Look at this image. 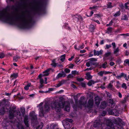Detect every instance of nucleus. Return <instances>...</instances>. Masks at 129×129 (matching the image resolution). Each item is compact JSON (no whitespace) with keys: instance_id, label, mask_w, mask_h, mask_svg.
<instances>
[{"instance_id":"nucleus-11","label":"nucleus","mask_w":129,"mask_h":129,"mask_svg":"<svg viewBox=\"0 0 129 129\" xmlns=\"http://www.w3.org/2000/svg\"><path fill=\"white\" fill-rule=\"evenodd\" d=\"M114 81L112 80L110 81L107 87V88L111 90H113L114 89V87L113 86V84Z\"/></svg>"},{"instance_id":"nucleus-27","label":"nucleus","mask_w":129,"mask_h":129,"mask_svg":"<svg viewBox=\"0 0 129 129\" xmlns=\"http://www.w3.org/2000/svg\"><path fill=\"white\" fill-rule=\"evenodd\" d=\"M72 74L74 76H75L76 75H78L79 74V72L76 71H73L71 72Z\"/></svg>"},{"instance_id":"nucleus-53","label":"nucleus","mask_w":129,"mask_h":129,"mask_svg":"<svg viewBox=\"0 0 129 129\" xmlns=\"http://www.w3.org/2000/svg\"><path fill=\"white\" fill-rule=\"evenodd\" d=\"M61 77H62V76L61 74V73H59L57 75V76L56 77V78H59Z\"/></svg>"},{"instance_id":"nucleus-7","label":"nucleus","mask_w":129,"mask_h":129,"mask_svg":"<svg viewBox=\"0 0 129 129\" xmlns=\"http://www.w3.org/2000/svg\"><path fill=\"white\" fill-rule=\"evenodd\" d=\"M31 7L33 10L36 11H39L40 10V7L39 4L35 1L32 2Z\"/></svg>"},{"instance_id":"nucleus-10","label":"nucleus","mask_w":129,"mask_h":129,"mask_svg":"<svg viewBox=\"0 0 129 129\" xmlns=\"http://www.w3.org/2000/svg\"><path fill=\"white\" fill-rule=\"evenodd\" d=\"M72 17L75 21L77 22L82 18L78 14L72 15Z\"/></svg>"},{"instance_id":"nucleus-60","label":"nucleus","mask_w":129,"mask_h":129,"mask_svg":"<svg viewBox=\"0 0 129 129\" xmlns=\"http://www.w3.org/2000/svg\"><path fill=\"white\" fill-rule=\"evenodd\" d=\"M106 112L103 111L102 113L101 114V115H102V116H105V115L106 114Z\"/></svg>"},{"instance_id":"nucleus-59","label":"nucleus","mask_w":129,"mask_h":129,"mask_svg":"<svg viewBox=\"0 0 129 129\" xmlns=\"http://www.w3.org/2000/svg\"><path fill=\"white\" fill-rule=\"evenodd\" d=\"M81 85L83 87H85L86 86L85 84L83 82H82L81 83Z\"/></svg>"},{"instance_id":"nucleus-24","label":"nucleus","mask_w":129,"mask_h":129,"mask_svg":"<svg viewBox=\"0 0 129 129\" xmlns=\"http://www.w3.org/2000/svg\"><path fill=\"white\" fill-rule=\"evenodd\" d=\"M65 54H64L60 56V60L62 62H63L64 61L65 59Z\"/></svg>"},{"instance_id":"nucleus-30","label":"nucleus","mask_w":129,"mask_h":129,"mask_svg":"<svg viewBox=\"0 0 129 129\" xmlns=\"http://www.w3.org/2000/svg\"><path fill=\"white\" fill-rule=\"evenodd\" d=\"M111 54V53L110 52H107L104 54V58L108 57Z\"/></svg>"},{"instance_id":"nucleus-39","label":"nucleus","mask_w":129,"mask_h":129,"mask_svg":"<svg viewBox=\"0 0 129 129\" xmlns=\"http://www.w3.org/2000/svg\"><path fill=\"white\" fill-rule=\"evenodd\" d=\"M74 77V75L72 74H69L67 76V78L68 79H72Z\"/></svg>"},{"instance_id":"nucleus-43","label":"nucleus","mask_w":129,"mask_h":129,"mask_svg":"<svg viewBox=\"0 0 129 129\" xmlns=\"http://www.w3.org/2000/svg\"><path fill=\"white\" fill-rule=\"evenodd\" d=\"M17 76V74L14 73L11 75V76L14 78H16Z\"/></svg>"},{"instance_id":"nucleus-49","label":"nucleus","mask_w":129,"mask_h":129,"mask_svg":"<svg viewBox=\"0 0 129 129\" xmlns=\"http://www.w3.org/2000/svg\"><path fill=\"white\" fill-rule=\"evenodd\" d=\"M107 7L109 8H111L113 6L111 5V3H109L107 4Z\"/></svg>"},{"instance_id":"nucleus-51","label":"nucleus","mask_w":129,"mask_h":129,"mask_svg":"<svg viewBox=\"0 0 129 129\" xmlns=\"http://www.w3.org/2000/svg\"><path fill=\"white\" fill-rule=\"evenodd\" d=\"M108 102L109 104H110L114 103L113 100L112 99H110L108 100Z\"/></svg>"},{"instance_id":"nucleus-46","label":"nucleus","mask_w":129,"mask_h":129,"mask_svg":"<svg viewBox=\"0 0 129 129\" xmlns=\"http://www.w3.org/2000/svg\"><path fill=\"white\" fill-rule=\"evenodd\" d=\"M64 71L66 73H69L70 72V70L66 68L64 70Z\"/></svg>"},{"instance_id":"nucleus-42","label":"nucleus","mask_w":129,"mask_h":129,"mask_svg":"<svg viewBox=\"0 0 129 129\" xmlns=\"http://www.w3.org/2000/svg\"><path fill=\"white\" fill-rule=\"evenodd\" d=\"M122 19L124 20H127L128 18L126 15H124L122 17Z\"/></svg>"},{"instance_id":"nucleus-41","label":"nucleus","mask_w":129,"mask_h":129,"mask_svg":"<svg viewBox=\"0 0 129 129\" xmlns=\"http://www.w3.org/2000/svg\"><path fill=\"white\" fill-rule=\"evenodd\" d=\"M122 87L125 89H126L127 86H126V84L125 83H123L122 85Z\"/></svg>"},{"instance_id":"nucleus-20","label":"nucleus","mask_w":129,"mask_h":129,"mask_svg":"<svg viewBox=\"0 0 129 129\" xmlns=\"http://www.w3.org/2000/svg\"><path fill=\"white\" fill-rule=\"evenodd\" d=\"M17 129H24L23 126L20 123H18L17 125Z\"/></svg>"},{"instance_id":"nucleus-37","label":"nucleus","mask_w":129,"mask_h":129,"mask_svg":"<svg viewBox=\"0 0 129 129\" xmlns=\"http://www.w3.org/2000/svg\"><path fill=\"white\" fill-rule=\"evenodd\" d=\"M112 28L111 27H109L108 28L107 30V31L106 33H107L108 34H109L110 33H111L112 31Z\"/></svg>"},{"instance_id":"nucleus-32","label":"nucleus","mask_w":129,"mask_h":129,"mask_svg":"<svg viewBox=\"0 0 129 129\" xmlns=\"http://www.w3.org/2000/svg\"><path fill=\"white\" fill-rule=\"evenodd\" d=\"M120 11H118L116 12V13L113 16L115 17L118 16L120 15Z\"/></svg>"},{"instance_id":"nucleus-4","label":"nucleus","mask_w":129,"mask_h":129,"mask_svg":"<svg viewBox=\"0 0 129 129\" xmlns=\"http://www.w3.org/2000/svg\"><path fill=\"white\" fill-rule=\"evenodd\" d=\"M43 104V103L41 102L37 106L39 109V116L41 117L44 116V111H48L50 110V106L48 102L46 101L45 102L44 108L42 107Z\"/></svg>"},{"instance_id":"nucleus-58","label":"nucleus","mask_w":129,"mask_h":129,"mask_svg":"<svg viewBox=\"0 0 129 129\" xmlns=\"http://www.w3.org/2000/svg\"><path fill=\"white\" fill-rule=\"evenodd\" d=\"M77 80L78 81H82L83 80V79L81 78H79L77 79Z\"/></svg>"},{"instance_id":"nucleus-64","label":"nucleus","mask_w":129,"mask_h":129,"mask_svg":"<svg viewBox=\"0 0 129 129\" xmlns=\"http://www.w3.org/2000/svg\"><path fill=\"white\" fill-rule=\"evenodd\" d=\"M123 76H124V77L125 78V79L127 81H128V80L127 78V77L126 74H124V75Z\"/></svg>"},{"instance_id":"nucleus-19","label":"nucleus","mask_w":129,"mask_h":129,"mask_svg":"<svg viewBox=\"0 0 129 129\" xmlns=\"http://www.w3.org/2000/svg\"><path fill=\"white\" fill-rule=\"evenodd\" d=\"M64 81L63 80L59 82L58 84H56L55 86L56 87H58L63 84L64 83Z\"/></svg>"},{"instance_id":"nucleus-6","label":"nucleus","mask_w":129,"mask_h":129,"mask_svg":"<svg viewBox=\"0 0 129 129\" xmlns=\"http://www.w3.org/2000/svg\"><path fill=\"white\" fill-rule=\"evenodd\" d=\"M106 124L107 127L105 129H118V127L117 126H114L110 120H106Z\"/></svg>"},{"instance_id":"nucleus-16","label":"nucleus","mask_w":129,"mask_h":129,"mask_svg":"<svg viewBox=\"0 0 129 129\" xmlns=\"http://www.w3.org/2000/svg\"><path fill=\"white\" fill-rule=\"evenodd\" d=\"M51 70V68L43 72V74L42 75V76H47L49 75V72Z\"/></svg>"},{"instance_id":"nucleus-44","label":"nucleus","mask_w":129,"mask_h":129,"mask_svg":"<svg viewBox=\"0 0 129 129\" xmlns=\"http://www.w3.org/2000/svg\"><path fill=\"white\" fill-rule=\"evenodd\" d=\"M102 67L103 68H106V67H107V63L105 62L102 65Z\"/></svg>"},{"instance_id":"nucleus-29","label":"nucleus","mask_w":129,"mask_h":129,"mask_svg":"<svg viewBox=\"0 0 129 129\" xmlns=\"http://www.w3.org/2000/svg\"><path fill=\"white\" fill-rule=\"evenodd\" d=\"M95 29L94 26L92 25H90L89 26V29L91 31H93Z\"/></svg>"},{"instance_id":"nucleus-52","label":"nucleus","mask_w":129,"mask_h":129,"mask_svg":"<svg viewBox=\"0 0 129 129\" xmlns=\"http://www.w3.org/2000/svg\"><path fill=\"white\" fill-rule=\"evenodd\" d=\"M106 93L107 96L109 98H111V97L112 95L108 92H106Z\"/></svg>"},{"instance_id":"nucleus-48","label":"nucleus","mask_w":129,"mask_h":129,"mask_svg":"<svg viewBox=\"0 0 129 129\" xmlns=\"http://www.w3.org/2000/svg\"><path fill=\"white\" fill-rule=\"evenodd\" d=\"M115 105V104L114 103L110 104H109V106L112 108H113L114 106Z\"/></svg>"},{"instance_id":"nucleus-12","label":"nucleus","mask_w":129,"mask_h":129,"mask_svg":"<svg viewBox=\"0 0 129 129\" xmlns=\"http://www.w3.org/2000/svg\"><path fill=\"white\" fill-rule=\"evenodd\" d=\"M101 101V99L99 96H96L95 97V102L96 105L98 106L99 105Z\"/></svg>"},{"instance_id":"nucleus-18","label":"nucleus","mask_w":129,"mask_h":129,"mask_svg":"<svg viewBox=\"0 0 129 129\" xmlns=\"http://www.w3.org/2000/svg\"><path fill=\"white\" fill-rule=\"evenodd\" d=\"M106 103L105 101H104L101 103L100 108L101 109H104L106 107Z\"/></svg>"},{"instance_id":"nucleus-36","label":"nucleus","mask_w":129,"mask_h":129,"mask_svg":"<svg viewBox=\"0 0 129 129\" xmlns=\"http://www.w3.org/2000/svg\"><path fill=\"white\" fill-rule=\"evenodd\" d=\"M90 62H95L97 60V59L94 58H91L89 59Z\"/></svg>"},{"instance_id":"nucleus-23","label":"nucleus","mask_w":129,"mask_h":129,"mask_svg":"<svg viewBox=\"0 0 129 129\" xmlns=\"http://www.w3.org/2000/svg\"><path fill=\"white\" fill-rule=\"evenodd\" d=\"M20 58V57L19 56H16L14 57L13 61L14 62H17L18 59Z\"/></svg>"},{"instance_id":"nucleus-63","label":"nucleus","mask_w":129,"mask_h":129,"mask_svg":"<svg viewBox=\"0 0 129 129\" xmlns=\"http://www.w3.org/2000/svg\"><path fill=\"white\" fill-rule=\"evenodd\" d=\"M104 74H108L111 73L109 71H103Z\"/></svg>"},{"instance_id":"nucleus-47","label":"nucleus","mask_w":129,"mask_h":129,"mask_svg":"<svg viewBox=\"0 0 129 129\" xmlns=\"http://www.w3.org/2000/svg\"><path fill=\"white\" fill-rule=\"evenodd\" d=\"M5 55L3 53H2L0 54V58H2L5 57Z\"/></svg>"},{"instance_id":"nucleus-54","label":"nucleus","mask_w":129,"mask_h":129,"mask_svg":"<svg viewBox=\"0 0 129 129\" xmlns=\"http://www.w3.org/2000/svg\"><path fill=\"white\" fill-rule=\"evenodd\" d=\"M112 45L113 46V49H115L116 47V44L115 43L113 42L112 43Z\"/></svg>"},{"instance_id":"nucleus-8","label":"nucleus","mask_w":129,"mask_h":129,"mask_svg":"<svg viewBox=\"0 0 129 129\" xmlns=\"http://www.w3.org/2000/svg\"><path fill=\"white\" fill-rule=\"evenodd\" d=\"M94 105L93 100L92 98L90 99L88 101L87 107L88 108H92Z\"/></svg>"},{"instance_id":"nucleus-2","label":"nucleus","mask_w":129,"mask_h":129,"mask_svg":"<svg viewBox=\"0 0 129 129\" xmlns=\"http://www.w3.org/2000/svg\"><path fill=\"white\" fill-rule=\"evenodd\" d=\"M64 105H65L64 110L67 111H69L70 110V103L67 102L63 103L61 102H59L55 101L51 103L50 106L52 109L54 108L56 112H59L61 111V108H63Z\"/></svg>"},{"instance_id":"nucleus-28","label":"nucleus","mask_w":129,"mask_h":129,"mask_svg":"<svg viewBox=\"0 0 129 129\" xmlns=\"http://www.w3.org/2000/svg\"><path fill=\"white\" fill-rule=\"evenodd\" d=\"M124 75V73H121L120 75L116 76V77L117 79H120Z\"/></svg>"},{"instance_id":"nucleus-56","label":"nucleus","mask_w":129,"mask_h":129,"mask_svg":"<svg viewBox=\"0 0 129 129\" xmlns=\"http://www.w3.org/2000/svg\"><path fill=\"white\" fill-rule=\"evenodd\" d=\"M74 66L73 64H70L69 66V68L70 69H72Z\"/></svg>"},{"instance_id":"nucleus-5","label":"nucleus","mask_w":129,"mask_h":129,"mask_svg":"<svg viewBox=\"0 0 129 129\" xmlns=\"http://www.w3.org/2000/svg\"><path fill=\"white\" fill-rule=\"evenodd\" d=\"M73 120L72 119L67 118L64 121L63 125L65 129H70L71 127L70 124L72 122Z\"/></svg>"},{"instance_id":"nucleus-40","label":"nucleus","mask_w":129,"mask_h":129,"mask_svg":"<svg viewBox=\"0 0 129 129\" xmlns=\"http://www.w3.org/2000/svg\"><path fill=\"white\" fill-rule=\"evenodd\" d=\"M98 75L100 76H102L103 74H104V72L103 71H101L98 73Z\"/></svg>"},{"instance_id":"nucleus-62","label":"nucleus","mask_w":129,"mask_h":129,"mask_svg":"<svg viewBox=\"0 0 129 129\" xmlns=\"http://www.w3.org/2000/svg\"><path fill=\"white\" fill-rule=\"evenodd\" d=\"M56 66L59 67V68H62L63 67L62 65L61 64H57Z\"/></svg>"},{"instance_id":"nucleus-17","label":"nucleus","mask_w":129,"mask_h":129,"mask_svg":"<svg viewBox=\"0 0 129 129\" xmlns=\"http://www.w3.org/2000/svg\"><path fill=\"white\" fill-rule=\"evenodd\" d=\"M8 109L7 108L5 109L4 107L2 108L0 110V115H3L5 112L7 111Z\"/></svg>"},{"instance_id":"nucleus-57","label":"nucleus","mask_w":129,"mask_h":129,"mask_svg":"<svg viewBox=\"0 0 129 129\" xmlns=\"http://www.w3.org/2000/svg\"><path fill=\"white\" fill-rule=\"evenodd\" d=\"M90 64L91 65H94L96 64V63L95 62H90Z\"/></svg>"},{"instance_id":"nucleus-26","label":"nucleus","mask_w":129,"mask_h":129,"mask_svg":"<svg viewBox=\"0 0 129 129\" xmlns=\"http://www.w3.org/2000/svg\"><path fill=\"white\" fill-rule=\"evenodd\" d=\"M95 82L93 80H91L89 81L88 83V85L89 86H91L92 84H94Z\"/></svg>"},{"instance_id":"nucleus-1","label":"nucleus","mask_w":129,"mask_h":129,"mask_svg":"<svg viewBox=\"0 0 129 129\" xmlns=\"http://www.w3.org/2000/svg\"><path fill=\"white\" fill-rule=\"evenodd\" d=\"M7 9L0 11V20L11 24L17 25L22 28H29L32 25V19L26 10H21L15 13L14 17Z\"/></svg>"},{"instance_id":"nucleus-3","label":"nucleus","mask_w":129,"mask_h":129,"mask_svg":"<svg viewBox=\"0 0 129 129\" xmlns=\"http://www.w3.org/2000/svg\"><path fill=\"white\" fill-rule=\"evenodd\" d=\"M20 111L22 113V114H21L19 110H17L16 111H14L13 110L9 111V118L12 119L14 116H16V115H15L16 114L17 117L18 119H21L22 117L24 115L25 112V108L22 107L20 108Z\"/></svg>"},{"instance_id":"nucleus-33","label":"nucleus","mask_w":129,"mask_h":129,"mask_svg":"<svg viewBox=\"0 0 129 129\" xmlns=\"http://www.w3.org/2000/svg\"><path fill=\"white\" fill-rule=\"evenodd\" d=\"M85 45L83 43L81 45H80L78 48V50H80V49H82L84 48Z\"/></svg>"},{"instance_id":"nucleus-21","label":"nucleus","mask_w":129,"mask_h":129,"mask_svg":"<svg viewBox=\"0 0 129 129\" xmlns=\"http://www.w3.org/2000/svg\"><path fill=\"white\" fill-rule=\"evenodd\" d=\"M42 77V74H40L38 76V77L40 79V84H43V80L41 78Z\"/></svg>"},{"instance_id":"nucleus-14","label":"nucleus","mask_w":129,"mask_h":129,"mask_svg":"<svg viewBox=\"0 0 129 129\" xmlns=\"http://www.w3.org/2000/svg\"><path fill=\"white\" fill-rule=\"evenodd\" d=\"M30 115L31 117V120H36L37 119L36 116L35 114V113L34 112L30 113Z\"/></svg>"},{"instance_id":"nucleus-55","label":"nucleus","mask_w":129,"mask_h":129,"mask_svg":"<svg viewBox=\"0 0 129 129\" xmlns=\"http://www.w3.org/2000/svg\"><path fill=\"white\" fill-rule=\"evenodd\" d=\"M106 48L107 49H109V48L111 47V45L110 44L109 45L106 44Z\"/></svg>"},{"instance_id":"nucleus-61","label":"nucleus","mask_w":129,"mask_h":129,"mask_svg":"<svg viewBox=\"0 0 129 129\" xmlns=\"http://www.w3.org/2000/svg\"><path fill=\"white\" fill-rule=\"evenodd\" d=\"M51 64L52 66L54 67H56V66L57 63H52Z\"/></svg>"},{"instance_id":"nucleus-35","label":"nucleus","mask_w":129,"mask_h":129,"mask_svg":"<svg viewBox=\"0 0 129 129\" xmlns=\"http://www.w3.org/2000/svg\"><path fill=\"white\" fill-rule=\"evenodd\" d=\"M115 120L118 122L116 123L117 124H118L119 123L121 122L122 121L121 119L119 117L117 118Z\"/></svg>"},{"instance_id":"nucleus-22","label":"nucleus","mask_w":129,"mask_h":129,"mask_svg":"<svg viewBox=\"0 0 129 129\" xmlns=\"http://www.w3.org/2000/svg\"><path fill=\"white\" fill-rule=\"evenodd\" d=\"M119 51V49L118 47L116 49H115L114 51V54L116 55V56L118 55V53Z\"/></svg>"},{"instance_id":"nucleus-13","label":"nucleus","mask_w":129,"mask_h":129,"mask_svg":"<svg viewBox=\"0 0 129 129\" xmlns=\"http://www.w3.org/2000/svg\"><path fill=\"white\" fill-rule=\"evenodd\" d=\"M103 52V51L102 50H101L100 51H96L95 50H93L94 55L95 56H99L100 55L102 54Z\"/></svg>"},{"instance_id":"nucleus-45","label":"nucleus","mask_w":129,"mask_h":129,"mask_svg":"<svg viewBox=\"0 0 129 129\" xmlns=\"http://www.w3.org/2000/svg\"><path fill=\"white\" fill-rule=\"evenodd\" d=\"M61 74L62 77H64L66 76V74L63 71L62 72Z\"/></svg>"},{"instance_id":"nucleus-38","label":"nucleus","mask_w":129,"mask_h":129,"mask_svg":"<svg viewBox=\"0 0 129 129\" xmlns=\"http://www.w3.org/2000/svg\"><path fill=\"white\" fill-rule=\"evenodd\" d=\"M43 126V123H41V125H39L37 127L36 129H41Z\"/></svg>"},{"instance_id":"nucleus-31","label":"nucleus","mask_w":129,"mask_h":129,"mask_svg":"<svg viewBox=\"0 0 129 129\" xmlns=\"http://www.w3.org/2000/svg\"><path fill=\"white\" fill-rule=\"evenodd\" d=\"M99 125V123L98 122H97L96 121L94 122L93 124V126L94 127H98Z\"/></svg>"},{"instance_id":"nucleus-25","label":"nucleus","mask_w":129,"mask_h":129,"mask_svg":"<svg viewBox=\"0 0 129 129\" xmlns=\"http://www.w3.org/2000/svg\"><path fill=\"white\" fill-rule=\"evenodd\" d=\"M124 65L125 66L126 65V64H127L129 67V59H126L124 61Z\"/></svg>"},{"instance_id":"nucleus-9","label":"nucleus","mask_w":129,"mask_h":129,"mask_svg":"<svg viewBox=\"0 0 129 129\" xmlns=\"http://www.w3.org/2000/svg\"><path fill=\"white\" fill-rule=\"evenodd\" d=\"M79 103L81 105H82L86 106V100L85 99L84 96L81 97V98L80 100L79 101Z\"/></svg>"},{"instance_id":"nucleus-50","label":"nucleus","mask_w":129,"mask_h":129,"mask_svg":"<svg viewBox=\"0 0 129 129\" xmlns=\"http://www.w3.org/2000/svg\"><path fill=\"white\" fill-rule=\"evenodd\" d=\"M86 75L88 78L89 79H91L92 78V76L89 74H87Z\"/></svg>"},{"instance_id":"nucleus-15","label":"nucleus","mask_w":129,"mask_h":129,"mask_svg":"<svg viewBox=\"0 0 129 129\" xmlns=\"http://www.w3.org/2000/svg\"><path fill=\"white\" fill-rule=\"evenodd\" d=\"M28 116H25L24 117V122L26 126L27 127L29 126V124L28 123Z\"/></svg>"},{"instance_id":"nucleus-34","label":"nucleus","mask_w":129,"mask_h":129,"mask_svg":"<svg viewBox=\"0 0 129 129\" xmlns=\"http://www.w3.org/2000/svg\"><path fill=\"white\" fill-rule=\"evenodd\" d=\"M119 112H120L119 111L116 110V111L115 113L114 112H113L112 114H113L114 115L116 116H119Z\"/></svg>"}]
</instances>
